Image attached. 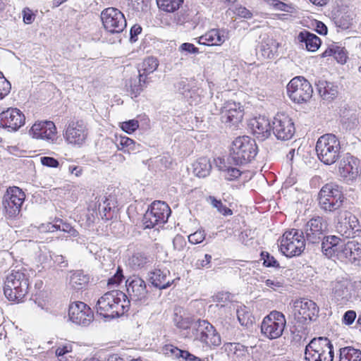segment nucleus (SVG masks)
I'll return each mask as SVG.
<instances>
[{
	"label": "nucleus",
	"mask_w": 361,
	"mask_h": 361,
	"mask_svg": "<svg viewBox=\"0 0 361 361\" xmlns=\"http://www.w3.org/2000/svg\"><path fill=\"white\" fill-rule=\"evenodd\" d=\"M25 198V193L18 187L7 189L3 198V204L8 217L14 218L19 214Z\"/></svg>",
	"instance_id": "obj_15"
},
{
	"label": "nucleus",
	"mask_w": 361,
	"mask_h": 361,
	"mask_svg": "<svg viewBox=\"0 0 361 361\" xmlns=\"http://www.w3.org/2000/svg\"><path fill=\"white\" fill-rule=\"evenodd\" d=\"M261 257L263 260V264L267 267H279V263L269 252H262Z\"/></svg>",
	"instance_id": "obj_52"
},
{
	"label": "nucleus",
	"mask_w": 361,
	"mask_h": 361,
	"mask_svg": "<svg viewBox=\"0 0 361 361\" xmlns=\"http://www.w3.org/2000/svg\"><path fill=\"white\" fill-rule=\"evenodd\" d=\"M232 164L226 163L224 159L218 158L216 160V165L219 170L222 173L224 178L229 181L234 180L240 176L241 172L237 168L233 167Z\"/></svg>",
	"instance_id": "obj_33"
},
{
	"label": "nucleus",
	"mask_w": 361,
	"mask_h": 361,
	"mask_svg": "<svg viewBox=\"0 0 361 361\" xmlns=\"http://www.w3.org/2000/svg\"><path fill=\"white\" fill-rule=\"evenodd\" d=\"M159 66V61L157 58L149 56L146 58L141 64L139 70L144 71V73L151 74L154 73Z\"/></svg>",
	"instance_id": "obj_44"
},
{
	"label": "nucleus",
	"mask_w": 361,
	"mask_h": 361,
	"mask_svg": "<svg viewBox=\"0 0 361 361\" xmlns=\"http://www.w3.org/2000/svg\"><path fill=\"white\" fill-rule=\"evenodd\" d=\"M87 134L86 123L82 119L73 118L66 124L64 137L70 144L82 145L85 142Z\"/></svg>",
	"instance_id": "obj_16"
},
{
	"label": "nucleus",
	"mask_w": 361,
	"mask_h": 361,
	"mask_svg": "<svg viewBox=\"0 0 361 361\" xmlns=\"http://www.w3.org/2000/svg\"><path fill=\"white\" fill-rule=\"evenodd\" d=\"M169 275L168 270L155 269L150 274L149 280L154 287L165 289L169 287L173 281L168 279Z\"/></svg>",
	"instance_id": "obj_32"
},
{
	"label": "nucleus",
	"mask_w": 361,
	"mask_h": 361,
	"mask_svg": "<svg viewBox=\"0 0 361 361\" xmlns=\"http://www.w3.org/2000/svg\"><path fill=\"white\" fill-rule=\"evenodd\" d=\"M353 17L350 14L345 13L335 18L336 25L341 29H348L352 24Z\"/></svg>",
	"instance_id": "obj_46"
},
{
	"label": "nucleus",
	"mask_w": 361,
	"mask_h": 361,
	"mask_svg": "<svg viewBox=\"0 0 361 361\" xmlns=\"http://www.w3.org/2000/svg\"><path fill=\"white\" fill-rule=\"evenodd\" d=\"M243 117L240 103L228 102L221 109V121L228 127L237 126Z\"/></svg>",
	"instance_id": "obj_23"
},
{
	"label": "nucleus",
	"mask_w": 361,
	"mask_h": 361,
	"mask_svg": "<svg viewBox=\"0 0 361 361\" xmlns=\"http://www.w3.org/2000/svg\"><path fill=\"white\" fill-rule=\"evenodd\" d=\"M226 39L224 30L212 29L199 38L198 43L207 46H219Z\"/></svg>",
	"instance_id": "obj_29"
},
{
	"label": "nucleus",
	"mask_w": 361,
	"mask_h": 361,
	"mask_svg": "<svg viewBox=\"0 0 361 361\" xmlns=\"http://www.w3.org/2000/svg\"><path fill=\"white\" fill-rule=\"evenodd\" d=\"M116 145L119 150H123L124 152L127 151L128 152L136 150V147L139 146V145H137L133 140L126 136H120L117 138Z\"/></svg>",
	"instance_id": "obj_43"
},
{
	"label": "nucleus",
	"mask_w": 361,
	"mask_h": 361,
	"mask_svg": "<svg viewBox=\"0 0 361 361\" xmlns=\"http://www.w3.org/2000/svg\"><path fill=\"white\" fill-rule=\"evenodd\" d=\"M331 296L336 302L344 304L351 298L350 283L348 279H341L331 283Z\"/></svg>",
	"instance_id": "obj_26"
},
{
	"label": "nucleus",
	"mask_w": 361,
	"mask_h": 361,
	"mask_svg": "<svg viewBox=\"0 0 361 361\" xmlns=\"http://www.w3.org/2000/svg\"><path fill=\"white\" fill-rule=\"evenodd\" d=\"M316 85L320 97L324 100L332 101L338 95V86L332 82L326 80H319Z\"/></svg>",
	"instance_id": "obj_30"
},
{
	"label": "nucleus",
	"mask_w": 361,
	"mask_h": 361,
	"mask_svg": "<svg viewBox=\"0 0 361 361\" xmlns=\"http://www.w3.org/2000/svg\"><path fill=\"white\" fill-rule=\"evenodd\" d=\"M50 257L54 263L57 264L61 267H66L68 265V263L65 260V257L63 255L52 254L50 255Z\"/></svg>",
	"instance_id": "obj_63"
},
{
	"label": "nucleus",
	"mask_w": 361,
	"mask_h": 361,
	"mask_svg": "<svg viewBox=\"0 0 361 361\" xmlns=\"http://www.w3.org/2000/svg\"><path fill=\"white\" fill-rule=\"evenodd\" d=\"M200 20V16L197 13H194L193 12H190L187 13L185 16L183 17V19L179 18L178 23L180 24H183L185 23H190L191 26L193 28H195L196 26L199 24Z\"/></svg>",
	"instance_id": "obj_50"
},
{
	"label": "nucleus",
	"mask_w": 361,
	"mask_h": 361,
	"mask_svg": "<svg viewBox=\"0 0 361 361\" xmlns=\"http://www.w3.org/2000/svg\"><path fill=\"white\" fill-rule=\"evenodd\" d=\"M130 302L137 305H146L149 302V294L145 281L138 276H133L126 281Z\"/></svg>",
	"instance_id": "obj_13"
},
{
	"label": "nucleus",
	"mask_w": 361,
	"mask_h": 361,
	"mask_svg": "<svg viewBox=\"0 0 361 361\" xmlns=\"http://www.w3.org/2000/svg\"><path fill=\"white\" fill-rule=\"evenodd\" d=\"M11 88V83L4 78L0 71V99L8 94Z\"/></svg>",
	"instance_id": "obj_51"
},
{
	"label": "nucleus",
	"mask_w": 361,
	"mask_h": 361,
	"mask_svg": "<svg viewBox=\"0 0 361 361\" xmlns=\"http://www.w3.org/2000/svg\"><path fill=\"white\" fill-rule=\"evenodd\" d=\"M32 137L54 142L57 139L56 128L54 122L50 121H37L30 130Z\"/></svg>",
	"instance_id": "obj_22"
},
{
	"label": "nucleus",
	"mask_w": 361,
	"mask_h": 361,
	"mask_svg": "<svg viewBox=\"0 0 361 361\" xmlns=\"http://www.w3.org/2000/svg\"><path fill=\"white\" fill-rule=\"evenodd\" d=\"M147 262H149L148 256L142 252H134L129 258V265L133 269H138L143 267Z\"/></svg>",
	"instance_id": "obj_41"
},
{
	"label": "nucleus",
	"mask_w": 361,
	"mask_h": 361,
	"mask_svg": "<svg viewBox=\"0 0 361 361\" xmlns=\"http://www.w3.org/2000/svg\"><path fill=\"white\" fill-rule=\"evenodd\" d=\"M25 117L17 108H8L0 114V127L10 132L18 130L25 124Z\"/></svg>",
	"instance_id": "obj_21"
},
{
	"label": "nucleus",
	"mask_w": 361,
	"mask_h": 361,
	"mask_svg": "<svg viewBox=\"0 0 361 361\" xmlns=\"http://www.w3.org/2000/svg\"><path fill=\"white\" fill-rule=\"evenodd\" d=\"M192 334L194 340L200 342L207 348H216L221 343L219 334L214 326L206 320H197L193 326Z\"/></svg>",
	"instance_id": "obj_8"
},
{
	"label": "nucleus",
	"mask_w": 361,
	"mask_h": 361,
	"mask_svg": "<svg viewBox=\"0 0 361 361\" xmlns=\"http://www.w3.org/2000/svg\"><path fill=\"white\" fill-rule=\"evenodd\" d=\"M267 2L277 11L292 13L294 10V8L291 4H285L279 0H267Z\"/></svg>",
	"instance_id": "obj_49"
},
{
	"label": "nucleus",
	"mask_w": 361,
	"mask_h": 361,
	"mask_svg": "<svg viewBox=\"0 0 361 361\" xmlns=\"http://www.w3.org/2000/svg\"><path fill=\"white\" fill-rule=\"evenodd\" d=\"M338 259L356 266L361 265V244L355 240L348 241L338 250Z\"/></svg>",
	"instance_id": "obj_24"
},
{
	"label": "nucleus",
	"mask_w": 361,
	"mask_h": 361,
	"mask_svg": "<svg viewBox=\"0 0 361 361\" xmlns=\"http://www.w3.org/2000/svg\"><path fill=\"white\" fill-rule=\"evenodd\" d=\"M222 348L228 355H233L238 361H246L249 357L247 348L239 343H226Z\"/></svg>",
	"instance_id": "obj_35"
},
{
	"label": "nucleus",
	"mask_w": 361,
	"mask_h": 361,
	"mask_svg": "<svg viewBox=\"0 0 361 361\" xmlns=\"http://www.w3.org/2000/svg\"><path fill=\"white\" fill-rule=\"evenodd\" d=\"M205 238V233L203 230H198L188 235V241L192 244L202 243Z\"/></svg>",
	"instance_id": "obj_56"
},
{
	"label": "nucleus",
	"mask_w": 361,
	"mask_h": 361,
	"mask_svg": "<svg viewBox=\"0 0 361 361\" xmlns=\"http://www.w3.org/2000/svg\"><path fill=\"white\" fill-rule=\"evenodd\" d=\"M171 209L164 202L154 201L144 214L142 223L145 228H152L157 226H161L168 220Z\"/></svg>",
	"instance_id": "obj_9"
},
{
	"label": "nucleus",
	"mask_w": 361,
	"mask_h": 361,
	"mask_svg": "<svg viewBox=\"0 0 361 361\" xmlns=\"http://www.w3.org/2000/svg\"><path fill=\"white\" fill-rule=\"evenodd\" d=\"M279 43L270 37L264 38L259 45L262 55L266 58L271 59L277 53Z\"/></svg>",
	"instance_id": "obj_36"
},
{
	"label": "nucleus",
	"mask_w": 361,
	"mask_h": 361,
	"mask_svg": "<svg viewBox=\"0 0 361 361\" xmlns=\"http://www.w3.org/2000/svg\"><path fill=\"white\" fill-rule=\"evenodd\" d=\"M173 322L179 329L186 330L194 326L192 318L182 308H176L173 314Z\"/></svg>",
	"instance_id": "obj_31"
},
{
	"label": "nucleus",
	"mask_w": 361,
	"mask_h": 361,
	"mask_svg": "<svg viewBox=\"0 0 361 361\" xmlns=\"http://www.w3.org/2000/svg\"><path fill=\"white\" fill-rule=\"evenodd\" d=\"M138 127V121L135 119L123 122L121 124L122 130L129 134L133 133L136 129H137Z\"/></svg>",
	"instance_id": "obj_55"
},
{
	"label": "nucleus",
	"mask_w": 361,
	"mask_h": 361,
	"mask_svg": "<svg viewBox=\"0 0 361 361\" xmlns=\"http://www.w3.org/2000/svg\"><path fill=\"white\" fill-rule=\"evenodd\" d=\"M337 220L336 230L344 238H353L356 231H360L357 218L347 210L338 212Z\"/></svg>",
	"instance_id": "obj_18"
},
{
	"label": "nucleus",
	"mask_w": 361,
	"mask_h": 361,
	"mask_svg": "<svg viewBox=\"0 0 361 361\" xmlns=\"http://www.w3.org/2000/svg\"><path fill=\"white\" fill-rule=\"evenodd\" d=\"M322 241V251L328 258L336 257L338 258V250L343 244L341 240L336 235L324 236Z\"/></svg>",
	"instance_id": "obj_28"
},
{
	"label": "nucleus",
	"mask_w": 361,
	"mask_h": 361,
	"mask_svg": "<svg viewBox=\"0 0 361 361\" xmlns=\"http://www.w3.org/2000/svg\"><path fill=\"white\" fill-rule=\"evenodd\" d=\"M138 77L137 78L138 80V83H141V85L145 88L147 85L150 82L149 78H148L149 74L144 73V71H141V70L138 69Z\"/></svg>",
	"instance_id": "obj_64"
},
{
	"label": "nucleus",
	"mask_w": 361,
	"mask_h": 361,
	"mask_svg": "<svg viewBox=\"0 0 361 361\" xmlns=\"http://www.w3.org/2000/svg\"><path fill=\"white\" fill-rule=\"evenodd\" d=\"M356 312L354 310H348L343 317V323L345 325H351L356 319Z\"/></svg>",
	"instance_id": "obj_59"
},
{
	"label": "nucleus",
	"mask_w": 361,
	"mask_h": 361,
	"mask_svg": "<svg viewBox=\"0 0 361 361\" xmlns=\"http://www.w3.org/2000/svg\"><path fill=\"white\" fill-rule=\"evenodd\" d=\"M123 278V270L120 267H118L117 271L114 275L109 279L107 283L108 286L111 288L114 286H118L122 281Z\"/></svg>",
	"instance_id": "obj_54"
},
{
	"label": "nucleus",
	"mask_w": 361,
	"mask_h": 361,
	"mask_svg": "<svg viewBox=\"0 0 361 361\" xmlns=\"http://www.w3.org/2000/svg\"><path fill=\"white\" fill-rule=\"evenodd\" d=\"M334 57L340 63L343 64L346 62L347 55L343 48L336 46Z\"/></svg>",
	"instance_id": "obj_58"
},
{
	"label": "nucleus",
	"mask_w": 361,
	"mask_h": 361,
	"mask_svg": "<svg viewBox=\"0 0 361 361\" xmlns=\"http://www.w3.org/2000/svg\"><path fill=\"white\" fill-rule=\"evenodd\" d=\"M158 7L166 12L173 13L178 10L184 0H156Z\"/></svg>",
	"instance_id": "obj_42"
},
{
	"label": "nucleus",
	"mask_w": 361,
	"mask_h": 361,
	"mask_svg": "<svg viewBox=\"0 0 361 361\" xmlns=\"http://www.w3.org/2000/svg\"><path fill=\"white\" fill-rule=\"evenodd\" d=\"M249 125L253 135L259 140L263 141L271 135L272 123L264 116L251 119Z\"/></svg>",
	"instance_id": "obj_25"
},
{
	"label": "nucleus",
	"mask_w": 361,
	"mask_h": 361,
	"mask_svg": "<svg viewBox=\"0 0 361 361\" xmlns=\"http://www.w3.org/2000/svg\"><path fill=\"white\" fill-rule=\"evenodd\" d=\"M40 161L42 165L48 167L56 168L59 165L58 160L51 157H42Z\"/></svg>",
	"instance_id": "obj_60"
},
{
	"label": "nucleus",
	"mask_w": 361,
	"mask_h": 361,
	"mask_svg": "<svg viewBox=\"0 0 361 361\" xmlns=\"http://www.w3.org/2000/svg\"><path fill=\"white\" fill-rule=\"evenodd\" d=\"M101 20L104 30L110 34H119L127 25L124 14L114 7L103 10L101 13Z\"/></svg>",
	"instance_id": "obj_10"
},
{
	"label": "nucleus",
	"mask_w": 361,
	"mask_h": 361,
	"mask_svg": "<svg viewBox=\"0 0 361 361\" xmlns=\"http://www.w3.org/2000/svg\"><path fill=\"white\" fill-rule=\"evenodd\" d=\"M130 300L122 291L114 290L104 294L96 305L97 312L105 318L114 319L129 310Z\"/></svg>",
	"instance_id": "obj_1"
},
{
	"label": "nucleus",
	"mask_w": 361,
	"mask_h": 361,
	"mask_svg": "<svg viewBox=\"0 0 361 361\" xmlns=\"http://www.w3.org/2000/svg\"><path fill=\"white\" fill-rule=\"evenodd\" d=\"M295 126L291 118L284 113H278L272 121V133L278 140H288L295 133Z\"/></svg>",
	"instance_id": "obj_17"
},
{
	"label": "nucleus",
	"mask_w": 361,
	"mask_h": 361,
	"mask_svg": "<svg viewBox=\"0 0 361 361\" xmlns=\"http://www.w3.org/2000/svg\"><path fill=\"white\" fill-rule=\"evenodd\" d=\"M339 361H361V350L351 346L341 348Z\"/></svg>",
	"instance_id": "obj_39"
},
{
	"label": "nucleus",
	"mask_w": 361,
	"mask_h": 361,
	"mask_svg": "<svg viewBox=\"0 0 361 361\" xmlns=\"http://www.w3.org/2000/svg\"><path fill=\"white\" fill-rule=\"evenodd\" d=\"M258 149L255 140L248 136L237 137L232 143L229 164L243 165L252 161L257 154Z\"/></svg>",
	"instance_id": "obj_3"
},
{
	"label": "nucleus",
	"mask_w": 361,
	"mask_h": 361,
	"mask_svg": "<svg viewBox=\"0 0 361 361\" xmlns=\"http://www.w3.org/2000/svg\"><path fill=\"white\" fill-rule=\"evenodd\" d=\"M68 317L72 322L82 326H89L94 319V314L91 308L80 301H76L70 305Z\"/></svg>",
	"instance_id": "obj_19"
},
{
	"label": "nucleus",
	"mask_w": 361,
	"mask_h": 361,
	"mask_svg": "<svg viewBox=\"0 0 361 361\" xmlns=\"http://www.w3.org/2000/svg\"><path fill=\"white\" fill-rule=\"evenodd\" d=\"M303 233L305 241L317 244L328 232V224L322 217L317 216L308 221L304 226Z\"/></svg>",
	"instance_id": "obj_14"
},
{
	"label": "nucleus",
	"mask_w": 361,
	"mask_h": 361,
	"mask_svg": "<svg viewBox=\"0 0 361 361\" xmlns=\"http://www.w3.org/2000/svg\"><path fill=\"white\" fill-rule=\"evenodd\" d=\"M311 84L303 77L293 78L287 85V94L290 99L298 104L307 102L312 96Z\"/></svg>",
	"instance_id": "obj_12"
},
{
	"label": "nucleus",
	"mask_w": 361,
	"mask_h": 361,
	"mask_svg": "<svg viewBox=\"0 0 361 361\" xmlns=\"http://www.w3.org/2000/svg\"><path fill=\"white\" fill-rule=\"evenodd\" d=\"M209 200L211 204L216 208L220 214L224 216L232 215V210L224 205L221 200H218L214 197L212 196L209 197Z\"/></svg>",
	"instance_id": "obj_47"
},
{
	"label": "nucleus",
	"mask_w": 361,
	"mask_h": 361,
	"mask_svg": "<svg viewBox=\"0 0 361 361\" xmlns=\"http://www.w3.org/2000/svg\"><path fill=\"white\" fill-rule=\"evenodd\" d=\"M344 200L341 187L333 183L324 185L319 192V204L325 212L342 210Z\"/></svg>",
	"instance_id": "obj_5"
},
{
	"label": "nucleus",
	"mask_w": 361,
	"mask_h": 361,
	"mask_svg": "<svg viewBox=\"0 0 361 361\" xmlns=\"http://www.w3.org/2000/svg\"><path fill=\"white\" fill-rule=\"evenodd\" d=\"M305 359L306 361H333V345L327 338H314L305 347Z\"/></svg>",
	"instance_id": "obj_6"
},
{
	"label": "nucleus",
	"mask_w": 361,
	"mask_h": 361,
	"mask_svg": "<svg viewBox=\"0 0 361 361\" xmlns=\"http://www.w3.org/2000/svg\"><path fill=\"white\" fill-rule=\"evenodd\" d=\"M29 287V275L25 269L12 271L4 282V293L8 300L20 302L28 293Z\"/></svg>",
	"instance_id": "obj_2"
},
{
	"label": "nucleus",
	"mask_w": 361,
	"mask_h": 361,
	"mask_svg": "<svg viewBox=\"0 0 361 361\" xmlns=\"http://www.w3.org/2000/svg\"><path fill=\"white\" fill-rule=\"evenodd\" d=\"M56 231H61L65 233H70L71 235H75L76 231L71 226V224L64 222L61 219H56Z\"/></svg>",
	"instance_id": "obj_53"
},
{
	"label": "nucleus",
	"mask_w": 361,
	"mask_h": 361,
	"mask_svg": "<svg viewBox=\"0 0 361 361\" xmlns=\"http://www.w3.org/2000/svg\"><path fill=\"white\" fill-rule=\"evenodd\" d=\"M293 312L299 322L313 320L319 312L317 304L308 299H300L293 302Z\"/></svg>",
	"instance_id": "obj_20"
},
{
	"label": "nucleus",
	"mask_w": 361,
	"mask_h": 361,
	"mask_svg": "<svg viewBox=\"0 0 361 361\" xmlns=\"http://www.w3.org/2000/svg\"><path fill=\"white\" fill-rule=\"evenodd\" d=\"M302 231L293 228L286 231L280 240V250L287 257L300 255L305 248Z\"/></svg>",
	"instance_id": "obj_7"
},
{
	"label": "nucleus",
	"mask_w": 361,
	"mask_h": 361,
	"mask_svg": "<svg viewBox=\"0 0 361 361\" xmlns=\"http://www.w3.org/2000/svg\"><path fill=\"white\" fill-rule=\"evenodd\" d=\"M298 39L300 42L303 43L309 51H317L321 44V39L316 35L309 31H301L298 35Z\"/></svg>",
	"instance_id": "obj_34"
},
{
	"label": "nucleus",
	"mask_w": 361,
	"mask_h": 361,
	"mask_svg": "<svg viewBox=\"0 0 361 361\" xmlns=\"http://www.w3.org/2000/svg\"><path fill=\"white\" fill-rule=\"evenodd\" d=\"M90 277L81 270L71 273L69 280L70 286L75 290H82L86 287Z\"/></svg>",
	"instance_id": "obj_37"
},
{
	"label": "nucleus",
	"mask_w": 361,
	"mask_h": 361,
	"mask_svg": "<svg viewBox=\"0 0 361 361\" xmlns=\"http://www.w3.org/2000/svg\"><path fill=\"white\" fill-rule=\"evenodd\" d=\"M360 161L353 157L344 159L340 163L339 172L344 179L347 180H355L359 173Z\"/></svg>",
	"instance_id": "obj_27"
},
{
	"label": "nucleus",
	"mask_w": 361,
	"mask_h": 361,
	"mask_svg": "<svg viewBox=\"0 0 361 361\" xmlns=\"http://www.w3.org/2000/svg\"><path fill=\"white\" fill-rule=\"evenodd\" d=\"M235 13L239 17L249 19L252 17V12L250 11H249L248 9H247L245 7H243V6L236 8Z\"/></svg>",
	"instance_id": "obj_62"
},
{
	"label": "nucleus",
	"mask_w": 361,
	"mask_h": 361,
	"mask_svg": "<svg viewBox=\"0 0 361 361\" xmlns=\"http://www.w3.org/2000/svg\"><path fill=\"white\" fill-rule=\"evenodd\" d=\"M179 49L183 51H186L190 54H197L199 53L198 49L195 47L193 44L185 42L183 43L180 46Z\"/></svg>",
	"instance_id": "obj_61"
},
{
	"label": "nucleus",
	"mask_w": 361,
	"mask_h": 361,
	"mask_svg": "<svg viewBox=\"0 0 361 361\" xmlns=\"http://www.w3.org/2000/svg\"><path fill=\"white\" fill-rule=\"evenodd\" d=\"M212 170V164L207 157L199 158L193 164V173L199 178H204L209 175Z\"/></svg>",
	"instance_id": "obj_38"
},
{
	"label": "nucleus",
	"mask_w": 361,
	"mask_h": 361,
	"mask_svg": "<svg viewBox=\"0 0 361 361\" xmlns=\"http://www.w3.org/2000/svg\"><path fill=\"white\" fill-rule=\"evenodd\" d=\"M237 317L242 326H249L252 324L253 317L246 307H240L237 310Z\"/></svg>",
	"instance_id": "obj_45"
},
{
	"label": "nucleus",
	"mask_w": 361,
	"mask_h": 361,
	"mask_svg": "<svg viewBox=\"0 0 361 361\" xmlns=\"http://www.w3.org/2000/svg\"><path fill=\"white\" fill-rule=\"evenodd\" d=\"M212 255L209 254H205L202 259H198L195 262V267L197 269H201L203 268H209L210 263L212 261Z\"/></svg>",
	"instance_id": "obj_57"
},
{
	"label": "nucleus",
	"mask_w": 361,
	"mask_h": 361,
	"mask_svg": "<svg viewBox=\"0 0 361 361\" xmlns=\"http://www.w3.org/2000/svg\"><path fill=\"white\" fill-rule=\"evenodd\" d=\"M340 141L331 133L321 136L316 144V152L319 159L326 165L334 164L340 157Z\"/></svg>",
	"instance_id": "obj_4"
},
{
	"label": "nucleus",
	"mask_w": 361,
	"mask_h": 361,
	"mask_svg": "<svg viewBox=\"0 0 361 361\" xmlns=\"http://www.w3.org/2000/svg\"><path fill=\"white\" fill-rule=\"evenodd\" d=\"M145 87L138 83L137 78L131 79L129 82L128 91L130 92L131 97H137L143 91Z\"/></svg>",
	"instance_id": "obj_48"
},
{
	"label": "nucleus",
	"mask_w": 361,
	"mask_h": 361,
	"mask_svg": "<svg viewBox=\"0 0 361 361\" xmlns=\"http://www.w3.org/2000/svg\"><path fill=\"white\" fill-rule=\"evenodd\" d=\"M166 350L167 353L169 351L176 357L182 359V361H205L204 359H201L188 350H180L173 345L167 346Z\"/></svg>",
	"instance_id": "obj_40"
},
{
	"label": "nucleus",
	"mask_w": 361,
	"mask_h": 361,
	"mask_svg": "<svg viewBox=\"0 0 361 361\" xmlns=\"http://www.w3.org/2000/svg\"><path fill=\"white\" fill-rule=\"evenodd\" d=\"M286 324L284 314L274 310L264 318L261 324V332L270 339L277 338L282 335Z\"/></svg>",
	"instance_id": "obj_11"
}]
</instances>
